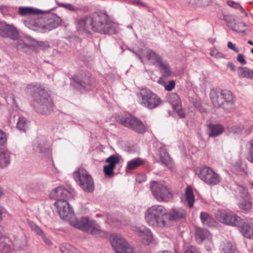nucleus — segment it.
I'll list each match as a JSON object with an SVG mask.
<instances>
[{"label":"nucleus","mask_w":253,"mask_h":253,"mask_svg":"<svg viewBox=\"0 0 253 253\" xmlns=\"http://www.w3.org/2000/svg\"><path fill=\"white\" fill-rule=\"evenodd\" d=\"M144 163L143 160L140 158H135L129 162L127 164V168L129 170H132Z\"/></svg>","instance_id":"obj_38"},{"label":"nucleus","mask_w":253,"mask_h":253,"mask_svg":"<svg viewBox=\"0 0 253 253\" xmlns=\"http://www.w3.org/2000/svg\"><path fill=\"white\" fill-rule=\"evenodd\" d=\"M196 173L198 176L204 181H206V168L205 167L198 168L196 169Z\"/></svg>","instance_id":"obj_47"},{"label":"nucleus","mask_w":253,"mask_h":253,"mask_svg":"<svg viewBox=\"0 0 253 253\" xmlns=\"http://www.w3.org/2000/svg\"><path fill=\"white\" fill-rule=\"evenodd\" d=\"M95 81L89 73H84L80 76H75L72 79L71 84L76 88L82 90H89L94 86Z\"/></svg>","instance_id":"obj_8"},{"label":"nucleus","mask_w":253,"mask_h":253,"mask_svg":"<svg viewBox=\"0 0 253 253\" xmlns=\"http://www.w3.org/2000/svg\"><path fill=\"white\" fill-rule=\"evenodd\" d=\"M9 24H7L5 22H0V36L3 37L7 36V32Z\"/></svg>","instance_id":"obj_46"},{"label":"nucleus","mask_w":253,"mask_h":253,"mask_svg":"<svg viewBox=\"0 0 253 253\" xmlns=\"http://www.w3.org/2000/svg\"><path fill=\"white\" fill-rule=\"evenodd\" d=\"M184 253H200L199 251L194 246L189 247Z\"/></svg>","instance_id":"obj_55"},{"label":"nucleus","mask_w":253,"mask_h":253,"mask_svg":"<svg viewBox=\"0 0 253 253\" xmlns=\"http://www.w3.org/2000/svg\"><path fill=\"white\" fill-rule=\"evenodd\" d=\"M227 67L232 71H234L236 69L235 66L233 63H229L227 65Z\"/></svg>","instance_id":"obj_61"},{"label":"nucleus","mask_w":253,"mask_h":253,"mask_svg":"<svg viewBox=\"0 0 253 253\" xmlns=\"http://www.w3.org/2000/svg\"><path fill=\"white\" fill-rule=\"evenodd\" d=\"M120 123L125 126L137 133H142L145 131V126L143 123L131 115L122 118Z\"/></svg>","instance_id":"obj_12"},{"label":"nucleus","mask_w":253,"mask_h":253,"mask_svg":"<svg viewBox=\"0 0 253 253\" xmlns=\"http://www.w3.org/2000/svg\"><path fill=\"white\" fill-rule=\"evenodd\" d=\"M7 34V36L6 37H9L12 39H16L19 35L17 30L13 25H9L8 30Z\"/></svg>","instance_id":"obj_43"},{"label":"nucleus","mask_w":253,"mask_h":253,"mask_svg":"<svg viewBox=\"0 0 253 253\" xmlns=\"http://www.w3.org/2000/svg\"><path fill=\"white\" fill-rule=\"evenodd\" d=\"M221 96L222 104H220L219 108H221L227 113H232L236 109V98L234 94L229 90L223 89Z\"/></svg>","instance_id":"obj_11"},{"label":"nucleus","mask_w":253,"mask_h":253,"mask_svg":"<svg viewBox=\"0 0 253 253\" xmlns=\"http://www.w3.org/2000/svg\"><path fill=\"white\" fill-rule=\"evenodd\" d=\"M42 238V239L43 240L44 242L48 245H50L51 244V242L50 241L49 239H48L46 237H45L44 235V234H43L42 236H41Z\"/></svg>","instance_id":"obj_62"},{"label":"nucleus","mask_w":253,"mask_h":253,"mask_svg":"<svg viewBox=\"0 0 253 253\" xmlns=\"http://www.w3.org/2000/svg\"><path fill=\"white\" fill-rule=\"evenodd\" d=\"M216 224L215 219L207 213V225L209 226H214Z\"/></svg>","instance_id":"obj_51"},{"label":"nucleus","mask_w":253,"mask_h":253,"mask_svg":"<svg viewBox=\"0 0 253 253\" xmlns=\"http://www.w3.org/2000/svg\"><path fill=\"white\" fill-rule=\"evenodd\" d=\"M16 127L20 131L25 132L29 128V122L25 118L20 117L18 119Z\"/></svg>","instance_id":"obj_33"},{"label":"nucleus","mask_w":253,"mask_h":253,"mask_svg":"<svg viewBox=\"0 0 253 253\" xmlns=\"http://www.w3.org/2000/svg\"><path fill=\"white\" fill-rule=\"evenodd\" d=\"M222 91L220 88H215L211 89L210 92V99L214 108H219L220 104L223 103L221 101Z\"/></svg>","instance_id":"obj_20"},{"label":"nucleus","mask_w":253,"mask_h":253,"mask_svg":"<svg viewBox=\"0 0 253 253\" xmlns=\"http://www.w3.org/2000/svg\"><path fill=\"white\" fill-rule=\"evenodd\" d=\"M227 47L233 50L236 52H239V50L238 48L236 47L235 45L233 44L231 42H229L227 43Z\"/></svg>","instance_id":"obj_57"},{"label":"nucleus","mask_w":253,"mask_h":253,"mask_svg":"<svg viewBox=\"0 0 253 253\" xmlns=\"http://www.w3.org/2000/svg\"><path fill=\"white\" fill-rule=\"evenodd\" d=\"M227 3L230 7H234L235 9H240L242 13H245L244 9L239 3L232 0L227 1Z\"/></svg>","instance_id":"obj_49"},{"label":"nucleus","mask_w":253,"mask_h":253,"mask_svg":"<svg viewBox=\"0 0 253 253\" xmlns=\"http://www.w3.org/2000/svg\"><path fill=\"white\" fill-rule=\"evenodd\" d=\"M75 180L84 191L91 192L93 191L94 182L91 176L84 169H79L73 173Z\"/></svg>","instance_id":"obj_7"},{"label":"nucleus","mask_w":253,"mask_h":253,"mask_svg":"<svg viewBox=\"0 0 253 253\" xmlns=\"http://www.w3.org/2000/svg\"><path fill=\"white\" fill-rule=\"evenodd\" d=\"M140 104L148 109H153L160 105L163 101L156 94L149 89H143L138 94Z\"/></svg>","instance_id":"obj_6"},{"label":"nucleus","mask_w":253,"mask_h":253,"mask_svg":"<svg viewBox=\"0 0 253 253\" xmlns=\"http://www.w3.org/2000/svg\"><path fill=\"white\" fill-rule=\"evenodd\" d=\"M210 129L209 136L215 137L219 136L224 131V127L220 124H211L208 125Z\"/></svg>","instance_id":"obj_25"},{"label":"nucleus","mask_w":253,"mask_h":253,"mask_svg":"<svg viewBox=\"0 0 253 253\" xmlns=\"http://www.w3.org/2000/svg\"><path fill=\"white\" fill-rule=\"evenodd\" d=\"M132 4H138V5H142L143 6L145 5V4L143 3L141 1L139 0H134L132 1Z\"/></svg>","instance_id":"obj_63"},{"label":"nucleus","mask_w":253,"mask_h":253,"mask_svg":"<svg viewBox=\"0 0 253 253\" xmlns=\"http://www.w3.org/2000/svg\"><path fill=\"white\" fill-rule=\"evenodd\" d=\"M239 208L245 212H248L252 208V204L248 192L245 193V198L239 203Z\"/></svg>","instance_id":"obj_27"},{"label":"nucleus","mask_w":253,"mask_h":253,"mask_svg":"<svg viewBox=\"0 0 253 253\" xmlns=\"http://www.w3.org/2000/svg\"><path fill=\"white\" fill-rule=\"evenodd\" d=\"M18 12L21 15L25 16L28 15H38L45 12L32 7H20L19 8Z\"/></svg>","instance_id":"obj_26"},{"label":"nucleus","mask_w":253,"mask_h":253,"mask_svg":"<svg viewBox=\"0 0 253 253\" xmlns=\"http://www.w3.org/2000/svg\"><path fill=\"white\" fill-rule=\"evenodd\" d=\"M102 231L100 226L94 221L91 222L89 224L88 230L86 232L89 233L93 235H98L101 234Z\"/></svg>","instance_id":"obj_34"},{"label":"nucleus","mask_w":253,"mask_h":253,"mask_svg":"<svg viewBox=\"0 0 253 253\" xmlns=\"http://www.w3.org/2000/svg\"><path fill=\"white\" fill-rule=\"evenodd\" d=\"M93 21L92 16H85L77 19L76 24L78 31L86 34L90 33V30H92Z\"/></svg>","instance_id":"obj_13"},{"label":"nucleus","mask_w":253,"mask_h":253,"mask_svg":"<svg viewBox=\"0 0 253 253\" xmlns=\"http://www.w3.org/2000/svg\"><path fill=\"white\" fill-rule=\"evenodd\" d=\"M222 178L212 169L207 167V184L214 185L221 182Z\"/></svg>","instance_id":"obj_22"},{"label":"nucleus","mask_w":253,"mask_h":253,"mask_svg":"<svg viewBox=\"0 0 253 253\" xmlns=\"http://www.w3.org/2000/svg\"><path fill=\"white\" fill-rule=\"evenodd\" d=\"M57 4L58 6L62 7H64L71 11H75L76 9L74 7L73 5L70 3H63L57 2Z\"/></svg>","instance_id":"obj_50"},{"label":"nucleus","mask_w":253,"mask_h":253,"mask_svg":"<svg viewBox=\"0 0 253 253\" xmlns=\"http://www.w3.org/2000/svg\"><path fill=\"white\" fill-rule=\"evenodd\" d=\"M247 25L245 23L240 22L237 23H233L229 25V28L233 31L237 33H244L246 30Z\"/></svg>","instance_id":"obj_36"},{"label":"nucleus","mask_w":253,"mask_h":253,"mask_svg":"<svg viewBox=\"0 0 253 253\" xmlns=\"http://www.w3.org/2000/svg\"><path fill=\"white\" fill-rule=\"evenodd\" d=\"M195 238L199 244H201L206 239V234L204 230L202 228L196 227Z\"/></svg>","instance_id":"obj_39"},{"label":"nucleus","mask_w":253,"mask_h":253,"mask_svg":"<svg viewBox=\"0 0 253 253\" xmlns=\"http://www.w3.org/2000/svg\"><path fill=\"white\" fill-rule=\"evenodd\" d=\"M29 28L41 33H46L45 16L36 19H32L27 22Z\"/></svg>","instance_id":"obj_18"},{"label":"nucleus","mask_w":253,"mask_h":253,"mask_svg":"<svg viewBox=\"0 0 253 253\" xmlns=\"http://www.w3.org/2000/svg\"><path fill=\"white\" fill-rule=\"evenodd\" d=\"M6 136L5 133L0 129V145H3L6 142Z\"/></svg>","instance_id":"obj_53"},{"label":"nucleus","mask_w":253,"mask_h":253,"mask_svg":"<svg viewBox=\"0 0 253 253\" xmlns=\"http://www.w3.org/2000/svg\"><path fill=\"white\" fill-rule=\"evenodd\" d=\"M33 96L35 101V108L37 112L42 114H48L53 110V103L48 93L41 87L33 86Z\"/></svg>","instance_id":"obj_3"},{"label":"nucleus","mask_w":253,"mask_h":253,"mask_svg":"<svg viewBox=\"0 0 253 253\" xmlns=\"http://www.w3.org/2000/svg\"><path fill=\"white\" fill-rule=\"evenodd\" d=\"M194 104L195 106L200 111L202 112L203 111V109L202 108L201 103L200 101H196L195 102Z\"/></svg>","instance_id":"obj_60"},{"label":"nucleus","mask_w":253,"mask_h":253,"mask_svg":"<svg viewBox=\"0 0 253 253\" xmlns=\"http://www.w3.org/2000/svg\"><path fill=\"white\" fill-rule=\"evenodd\" d=\"M132 230L140 237H142V242L144 245L149 244L152 240L151 232L143 226L132 227Z\"/></svg>","instance_id":"obj_16"},{"label":"nucleus","mask_w":253,"mask_h":253,"mask_svg":"<svg viewBox=\"0 0 253 253\" xmlns=\"http://www.w3.org/2000/svg\"><path fill=\"white\" fill-rule=\"evenodd\" d=\"M35 150L40 153H43L44 152V150L41 148L40 145H38L35 148Z\"/></svg>","instance_id":"obj_64"},{"label":"nucleus","mask_w":253,"mask_h":253,"mask_svg":"<svg viewBox=\"0 0 253 253\" xmlns=\"http://www.w3.org/2000/svg\"><path fill=\"white\" fill-rule=\"evenodd\" d=\"M167 99L178 115L181 118H184L185 114L182 110L181 100L178 95L174 93H170L168 95Z\"/></svg>","instance_id":"obj_15"},{"label":"nucleus","mask_w":253,"mask_h":253,"mask_svg":"<svg viewBox=\"0 0 253 253\" xmlns=\"http://www.w3.org/2000/svg\"><path fill=\"white\" fill-rule=\"evenodd\" d=\"M223 19L227 23L228 26L229 27L230 24H233V22L231 21V17L229 15H224L223 17Z\"/></svg>","instance_id":"obj_59"},{"label":"nucleus","mask_w":253,"mask_h":253,"mask_svg":"<svg viewBox=\"0 0 253 253\" xmlns=\"http://www.w3.org/2000/svg\"><path fill=\"white\" fill-rule=\"evenodd\" d=\"M91 221L92 220L90 221L87 217H83L78 220L75 216L70 224L73 227L86 232L88 230L89 224Z\"/></svg>","instance_id":"obj_21"},{"label":"nucleus","mask_w":253,"mask_h":253,"mask_svg":"<svg viewBox=\"0 0 253 253\" xmlns=\"http://www.w3.org/2000/svg\"><path fill=\"white\" fill-rule=\"evenodd\" d=\"M150 188L153 196L159 202H167L172 199L170 186L165 182L152 181Z\"/></svg>","instance_id":"obj_5"},{"label":"nucleus","mask_w":253,"mask_h":253,"mask_svg":"<svg viewBox=\"0 0 253 253\" xmlns=\"http://www.w3.org/2000/svg\"><path fill=\"white\" fill-rule=\"evenodd\" d=\"M27 224L28 226L30 227L31 229L34 231L36 233H37L38 235H39L40 236H42L43 234V232L40 228V227H39L37 225H36L34 222L31 221L29 219H28L27 220Z\"/></svg>","instance_id":"obj_42"},{"label":"nucleus","mask_w":253,"mask_h":253,"mask_svg":"<svg viewBox=\"0 0 253 253\" xmlns=\"http://www.w3.org/2000/svg\"><path fill=\"white\" fill-rule=\"evenodd\" d=\"M240 230L244 237L253 239V219L244 220Z\"/></svg>","instance_id":"obj_23"},{"label":"nucleus","mask_w":253,"mask_h":253,"mask_svg":"<svg viewBox=\"0 0 253 253\" xmlns=\"http://www.w3.org/2000/svg\"><path fill=\"white\" fill-rule=\"evenodd\" d=\"M46 33L58 27L62 22L61 19L56 14L48 13L45 16Z\"/></svg>","instance_id":"obj_17"},{"label":"nucleus","mask_w":253,"mask_h":253,"mask_svg":"<svg viewBox=\"0 0 253 253\" xmlns=\"http://www.w3.org/2000/svg\"><path fill=\"white\" fill-rule=\"evenodd\" d=\"M186 215L185 211L181 208H175L168 211V227L171 226L173 222L178 221Z\"/></svg>","instance_id":"obj_14"},{"label":"nucleus","mask_w":253,"mask_h":253,"mask_svg":"<svg viewBox=\"0 0 253 253\" xmlns=\"http://www.w3.org/2000/svg\"><path fill=\"white\" fill-rule=\"evenodd\" d=\"M10 162V153L7 150L0 151V167H6Z\"/></svg>","instance_id":"obj_29"},{"label":"nucleus","mask_w":253,"mask_h":253,"mask_svg":"<svg viewBox=\"0 0 253 253\" xmlns=\"http://www.w3.org/2000/svg\"><path fill=\"white\" fill-rule=\"evenodd\" d=\"M238 74L239 77L253 79V69L251 70L248 67H240L238 69Z\"/></svg>","instance_id":"obj_30"},{"label":"nucleus","mask_w":253,"mask_h":253,"mask_svg":"<svg viewBox=\"0 0 253 253\" xmlns=\"http://www.w3.org/2000/svg\"><path fill=\"white\" fill-rule=\"evenodd\" d=\"M217 218L222 223L238 226L241 229L244 220L231 211H221L217 214Z\"/></svg>","instance_id":"obj_9"},{"label":"nucleus","mask_w":253,"mask_h":253,"mask_svg":"<svg viewBox=\"0 0 253 253\" xmlns=\"http://www.w3.org/2000/svg\"><path fill=\"white\" fill-rule=\"evenodd\" d=\"M105 162L108 163L109 165L104 166V172L106 175L112 177L114 175V169L116 165L120 163V159L118 156L111 155L105 160Z\"/></svg>","instance_id":"obj_19"},{"label":"nucleus","mask_w":253,"mask_h":253,"mask_svg":"<svg viewBox=\"0 0 253 253\" xmlns=\"http://www.w3.org/2000/svg\"><path fill=\"white\" fill-rule=\"evenodd\" d=\"M207 245L208 244V247H207V251H210L213 248V244L212 241V237L211 234L207 230Z\"/></svg>","instance_id":"obj_48"},{"label":"nucleus","mask_w":253,"mask_h":253,"mask_svg":"<svg viewBox=\"0 0 253 253\" xmlns=\"http://www.w3.org/2000/svg\"><path fill=\"white\" fill-rule=\"evenodd\" d=\"M247 159L249 162L253 163V139L250 140L249 142Z\"/></svg>","instance_id":"obj_44"},{"label":"nucleus","mask_w":253,"mask_h":253,"mask_svg":"<svg viewBox=\"0 0 253 253\" xmlns=\"http://www.w3.org/2000/svg\"><path fill=\"white\" fill-rule=\"evenodd\" d=\"M168 211L162 205H154L149 208L145 213V219L151 226L168 227Z\"/></svg>","instance_id":"obj_2"},{"label":"nucleus","mask_w":253,"mask_h":253,"mask_svg":"<svg viewBox=\"0 0 253 253\" xmlns=\"http://www.w3.org/2000/svg\"><path fill=\"white\" fill-rule=\"evenodd\" d=\"M27 245V240L26 237L23 236L21 238H17L14 241V246L18 249L24 250Z\"/></svg>","instance_id":"obj_37"},{"label":"nucleus","mask_w":253,"mask_h":253,"mask_svg":"<svg viewBox=\"0 0 253 253\" xmlns=\"http://www.w3.org/2000/svg\"><path fill=\"white\" fill-rule=\"evenodd\" d=\"M211 55L214 56L216 58H219L221 57V53H219L216 49H212L211 50Z\"/></svg>","instance_id":"obj_58"},{"label":"nucleus","mask_w":253,"mask_h":253,"mask_svg":"<svg viewBox=\"0 0 253 253\" xmlns=\"http://www.w3.org/2000/svg\"><path fill=\"white\" fill-rule=\"evenodd\" d=\"M237 61L243 65L246 64V61L245 60V56L242 54H239L237 57Z\"/></svg>","instance_id":"obj_56"},{"label":"nucleus","mask_w":253,"mask_h":253,"mask_svg":"<svg viewBox=\"0 0 253 253\" xmlns=\"http://www.w3.org/2000/svg\"><path fill=\"white\" fill-rule=\"evenodd\" d=\"M75 195L74 190L70 187L60 186L54 189L50 194V198L56 200L54 205L61 218L71 223L74 218L73 210L67 201L74 198Z\"/></svg>","instance_id":"obj_1"},{"label":"nucleus","mask_w":253,"mask_h":253,"mask_svg":"<svg viewBox=\"0 0 253 253\" xmlns=\"http://www.w3.org/2000/svg\"><path fill=\"white\" fill-rule=\"evenodd\" d=\"M111 243L116 253H134L132 247L121 235L112 236Z\"/></svg>","instance_id":"obj_10"},{"label":"nucleus","mask_w":253,"mask_h":253,"mask_svg":"<svg viewBox=\"0 0 253 253\" xmlns=\"http://www.w3.org/2000/svg\"><path fill=\"white\" fill-rule=\"evenodd\" d=\"M92 30L103 34H114L116 33L115 25L109 20L107 15L100 13L94 14Z\"/></svg>","instance_id":"obj_4"},{"label":"nucleus","mask_w":253,"mask_h":253,"mask_svg":"<svg viewBox=\"0 0 253 253\" xmlns=\"http://www.w3.org/2000/svg\"><path fill=\"white\" fill-rule=\"evenodd\" d=\"M185 193L188 207L191 208L193 207L195 201L194 196L191 187L187 186L185 189Z\"/></svg>","instance_id":"obj_31"},{"label":"nucleus","mask_w":253,"mask_h":253,"mask_svg":"<svg viewBox=\"0 0 253 253\" xmlns=\"http://www.w3.org/2000/svg\"><path fill=\"white\" fill-rule=\"evenodd\" d=\"M175 85V81L174 80H171L169 82L168 84L165 85V88L168 91H171L174 88Z\"/></svg>","instance_id":"obj_52"},{"label":"nucleus","mask_w":253,"mask_h":253,"mask_svg":"<svg viewBox=\"0 0 253 253\" xmlns=\"http://www.w3.org/2000/svg\"><path fill=\"white\" fill-rule=\"evenodd\" d=\"M146 57L148 60L151 61L154 63L158 62L159 64L162 61L160 56L154 51L150 49L147 50Z\"/></svg>","instance_id":"obj_32"},{"label":"nucleus","mask_w":253,"mask_h":253,"mask_svg":"<svg viewBox=\"0 0 253 253\" xmlns=\"http://www.w3.org/2000/svg\"><path fill=\"white\" fill-rule=\"evenodd\" d=\"M14 44L18 50L25 52H27L30 49V46L25 43L22 39H19L15 41Z\"/></svg>","instance_id":"obj_40"},{"label":"nucleus","mask_w":253,"mask_h":253,"mask_svg":"<svg viewBox=\"0 0 253 253\" xmlns=\"http://www.w3.org/2000/svg\"><path fill=\"white\" fill-rule=\"evenodd\" d=\"M220 252L221 253H237L236 246L230 242H225L220 245Z\"/></svg>","instance_id":"obj_28"},{"label":"nucleus","mask_w":253,"mask_h":253,"mask_svg":"<svg viewBox=\"0 0 253 253\" xmlns=\"http://www.w3.org/2000/svg\"><path fill=\"white\" fill-rule=\"evenodd\" d=\"M161 161L163 164L166 166H169L171 162V159L169 154L165 150L160 151Z\"/></svg>","instance_id":"obj_41"},{"label":"nucleus","mask_w":253,"mask_h":253,"mask_svg":"<svg viewBox=\"0 0 253 253\" xmlns=\"http://www.w3.org/2000/svg\"><path fill=\"white\" fill-rule=\"evenodd\" d=\"M243 127L234 126L231 127V131L233 132L234 133H241L243 130Z\"/></svg>","instance_id":"obj_54"},{"label":"nucleus","mask_w":253,"mask_h":253,"mask_svg":"<svg viewBox=\"0 0 253 253\" xmlns=\"http://www.w3.org/2000/svg\"><path fill=\"white\" fill-rule=\"evenodd\" d=\"M182 2L187 6L196 8L204 5L205 0H182Z\"/></svg>","instance_id":"obj_35"},{"label":"nucleus","mask_w":253,"mask_h":253,"mask_svg":"<svg viewBox=\"0 0 253 253\" xmlns=\"http://www.w3.org/2000/svg\"><path fill=\"white\" fill-rule=\"evenodd\" d=\"M60 250L62 253H75L76 251L74 247L68 244L62 245Z\"/></svg>","instance_id":"obj_45"},{"label":"nucleus","mask_w":253,"mask_h":253,"mask_svg":"<svg viewBox=\"0 0 253 253\" xmlns=\"http://www.w3.org/2000/svg\"><path fill=\"white\" fill-rule=\"evenodd\" d=\"M159 65L161 68V72L163 74V76L159 79L158 83L164 85L165 83V80L170 76L171 72L169 66L167 62L162 61L159 63Z\"/></svg>","instance_id":"obj_24"}]
</instances>
